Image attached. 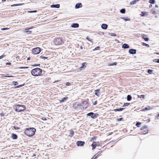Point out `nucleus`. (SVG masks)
<instances>
[{"mask_svg": "<svg viewBox=\"0 0 159 159\" xmlns=\"http://www.w3.org/2000/svg\"><path fill=\"white\" fill-rule=\"evenodd\" d=\"M12 83L14 86H16L18 84V83L17 82L15 81H12Z\"/></svg>", "mask_w": 159, "mask_h": 159, "instance_id": "nucleus-38", "label": "nucleus"}, {"mask_svg": "<svg viewBox=\"0 0 159 159\" xmlns=\"http://www.w3.org/2000/svg\"><path fill=\"white\" fill-rule=\"evenodd\" d=\"M87 116H91L92 118L95 119L98 117L99 116V114L97 113H94L93 112H91L87 113Z\"/></svg>", "mask_w": 159, "mask_h": 159, "instance_id": "nucleus-5", "label": "nucleus"}, {"mask_svg": "<svg viewBox=\"0 0 159 159\" xmlns=\"http://www.w3.org/2000/svg\"><path fill=\"white\" fill-rule=\"evenodd\" d=\"M97 138V136H94L92 138H91V140H96V139Z\"/></svg>", "mask_w": 159, "mask_h": 159, "instance_id": "nucleus-55", "label": "nucleus"}, {"mask_svg": "<svg viewBox=\"0 0 159 159\" xmlns=\"http://www.w3.org/2000/svg\"><path fill=\"white\" fill-rule=\"evenodd\" d=\"M136 3V2H135V0H133V1L131 2H130V5H133L134 4H135Z\"/></svg>", "mask_w": 159, "mask_h": 159, "instance_id": "nucleus-42", "label": "nucleus"}, {"mask_svg": "<svg viewBox=\"0 0 159 159\" xmlns=\"http://www.w3.org/2000/svg\"><path fill=\"white\" fill-rule=\"evenodd\" d=\"M152 109V107H146L144 108V110H145V111H146L147 110H149Z\"/></svg>", "mask_w": 159, "mask_h": 159, "instance_id": "nucleus-36", "label": "nucleus"}, {"mask_svg": "<svg viewBox=\"0 0 159 159\" xmlns=\"http://www.w3.org/2000/svg\"><path fill=\"white\" fill-rule=\"evenodd\" d=\"M148 129H146L145 130H143L142 132H141V134H147L148 133Z\"/></svg>", "mask_w": 159, "mask_h": 159, "instance_id": "nucleus-27", "label": "nucleus"}, {"mask_svg": "<svg viewBox=\"0 0 159 159\" xmlns=\"http://www.w3.org/2000/svg\"><path fill=\"white\" fill-rule=\"evenodd\" d=\"M122 47L123 49H127L129 48V46L128 44L124 43L122 44Z\"/></svg>", "mask_w": 159, "mask_h": 159, "instance_id": "nucleus-14", "label": "nucleus"}, {"mask_svg": "<svg viewBox=\"0 0 159 159\" xmlns=\"http://www.w3.org/2000/svg\"><path fill=\"white\" fill-rule=\"evenodd\" d=\"M125 109V108H119L115 109L114 110L115 112L122 111Z\"/></svg>", "mask_w": 159, "mask_h": 159, "instance_id": "nucleus-22", "label": "nucleus"}, {"mask_svg": "<svg viewBox=\"0 0 159 159\" xmlns=\"http://www.w3.org/2000/svg\"><path fill=\"white\" fill-rule=\"evenodd\" d=\"M32 28H29L25 29V33H26L30 34L31 33L32 31L29 30L32 29Z\"/></svg>", "mask_w": 159, "mask_h": 159, "instance_id": "nucleus-21", "label": "nucleus"}, {"mask_svg": "<svg viewBox=\"0 0 159 159\" xmlns=\"http://www.w3.org/2000/svg\"><path fill=\"white\" fill-rule=\"evenodd\" d=\"M54 43L56 45H61L64 43L62 39L61 38H57L53 41Z\"/></svg>", "mask_w": 159, "mask_h": 159, "instance_id": "nucleus-4", "label": "nucleus"}, {"mask_svg": "<svg viewBox=\"0 0 159 159\" xmlns=\"http://www.w3.org/2000/svg\"><path fill=\"white\" fill-rule=\"evenodd\" d=\"M82 3L80 2L76 4L75 6V9H78L82 7Z\"/></svg>", "mask_w": 159, "mask_h": 159, "instance_id": "nucleus-13", "label": "nucleus"}, {"mask_svg": "<svg viewBox=\"0 0 159 159\" xmlns=\"http://www.w3.org/2000/svg\"><path fill=\"white\" fill-rule=\"evenodd\" d=\"M142 38L144 39L145 41H148L149 40V39L147 37V35L145 34H143L142 35Z\"/></svg>", "mask_w": 159, "mask_h": 159, "instance_id": "nucleus-19", "label": "nucleus"}, {"mask_svg": "<svg viewBox=\"0 0 159 159\" xmlns=\"http://www.w3.org/2000/svg\"><path fill=\"white\" fill-rule=\"evenodd\" d=\"M71 85V84L69 82H67L66 83V86H70Z\"/></svg>", "mask_w": 159, "mask_h": 159, "instance_id": "nucleus-60", "label": "nucleus"}, {"mask_svg": "<svg viewBox=\"0 0 159 159\" xmlns=\"http://www.w3.org/2000/svg\"><path fill=\"white\" fill-rule=\"evenodd\" d=\"M132 97L130 95H128L127 97V100L128 101H129L132 99Z\"/></svg>", "mask_w": 159, "mask_h": 159, "instance_id": "nucleus-29", "label": "nucleus"}, {"mask_svg": "<svg viewBox=\"0 0 159 159\" xmlns=\"http://www.w3.org/2000/svg\"><path fill=\"white\" fill-rule=\"evenodd\" d=\"M102 152V151L98 152L97 153L95 154L94 156L96 158H97L98 156L100 155V154Z\"/></svg>", "mask_w": 159, "mask_h": 159, "instance_id": "nucleus-26", "label": "nucleus"}, {"mask_svg": "<svg viewBox=\"0 0 159 159\" xmlns=\"http://www.w3.org/2000/svg\"><path fill=\"white\" fill-rule=\"evenodd\" d=\"M87 64V63L86 62H84L82 63L81 66H80L79 68V70H82L84 69L86 67Z\"/></svg>", "mask_w": 159, "mask_h": 159, "instance_id": "nucleus-10", "label": "nucleus"}, {"mask_svg": "<svg viewBox=\"0 0 159 159\" xmlns=\"http://www.w3.org/2000/svg\"><path fill=\"white\" fill-rule=\"evenodd\" d=\"M42 70L41 69L36 68L32 70L31 71V75L34 76H38L42 74Z\"/></svg>", "mask_w": 159, "mask_h": 159, "instance_id": "nucleus-2", "label": "nucleus"}, {"mask_svg": "<svg viewBox=\"0 0 159 159\" xmlns=\"http://www.w3.org/2000/svg\"><path fill=\"white\" fill-rule=\"evenodd\" d=\"M37 11L36 10H34V11H30L29 12L30 13H34V12H36Z\"/></svg>", "mask_w": 159, "mask_h": 159, "instance_id": "nucleus-62", "label": "nucleus"}, {"mask_svg": "<svg viewBox=\"0 0 159 159\" xmlns=\"http://www.w3.org/2000/svg\"><path fill=\"white\" fill-rule=\"evenodd\" d=\"M79 26V24L77 23H72L71 25V27L74 28H78Z\"/></svg>", "mask_w": 159, "mask_h": 159, "instance_id": "nucleus-16", "label": "nucleus"}, {"mask_svg": "<svg viewBox=\"0 0 159 159\" xmlns=\"http://www.w3.org/2000/svg\"><path fill=\"white\" fill-rule=\"evenodd\" d=\"M40 58L41 59H47L48 58L47 57L44 56L43 55H41L40 56Z\"/></svg>", "mask_w": 159, "mask_h": 159, "instance_id": "nucleus-43", "label": "nucleus"}, {"mask_svg": "<svg viewBox=\"0 0 159 159\" xmlns=\"http://www.w3.org/2000/svg\"><path fill=\"white\" fill-rule=\"evenodd\" d=\"M85 142L84 141H78L76 143L78 147H83L85 144Z\"/></svg>", "mask_w": 159, "mask_h": 159, "instance_id": "nucleus-7", "label": "nucleus"}, {"mask_svg": "<svg viewBox=\"0 0 159 159\" xmlns=\"http://www.w3.org/2000/svg\"><path fill=\"white\" fill-rule=\"evenodd\" d=\"M116 143L117 141H116V140H115V141H111L110 142V143H111V144H113V145L115 144Z\"/></svg>", "mask_w": 159, "mask_h": 159, "instance_id": "nucleus-50", "label": "nucleus"}, {"mask_svg": "<svg viewBox=\"0 0 159 159\" xmlns=\"http://www.w3.org/2000/svg\"><path fill=\"white\" fill-rule=\"evenodd\" d=\"M13 128L15 130H18L20 129V127H16V126H14L13 127Z\"/></svg>", "mask_w": 159, "mask_h": 159, "instance_id": "nucleus-49", "label": "nucleus"}, {"mask_svg": "<svg viewBox=\"0 0 159 159\" xmlns=\"http://www.w3.org/2000/svg\"><path fill=\"white\" fill-rule=\"evenodd\" d=\"M68 99V97H65L62 98L60 100L59 102L60 103H62L66 101Z\"/></svg>", "mask_w": 159, "mask_h": 159, "instance_id": "nucleus-18", "label": "nucleus"}, {"mask_svg": "<svg viewBox=\"0 0 159 159\" xmlns=\"http://www.w3.org/2000/svg\"><path fill=\"white\" fill-rule=\"evenodd\" d=\"M93 144H91V146L92 147V150H94L96 147V146H95Z\"/></svg>", "mask_w": 159, "mask_h": 159, "instance_id": "nucleus-57", "label": "nucleus"}, {"mask_svg": "<svg viewBox=\"0 0 159 159\" xmlns=\"http://www.w3.org/2000/svg\"><path fill=\"white\" fill-rule=\"evenodd\" d=\"M155 117H156L155 118V119H159V112L158 114L156 115Z\"/></svg>", "mask_w": 159, "mask_h": 159, "instance_id": "nucleus-53", "label": "nucleus"}, {"mask_svg": "<svg viewBox=\"0 0 159 159\" xmlns=\"http://www.w3.org/2000/svg\"><path fill=\"white\" fill-rule=\"evenodd\" d=\"M154 62L159 63V59H155L153 60Z\"/></svg>", "mask_w": 159, "mask_h": 159, "instance_id": "nucleus-41", "label": "nucleus"}, {"mask_svg": "<svg viewBox=\"0 0 159 159\" xmlns=\"http://www.w3.org/2000/svg\"><path fill=\"white\" fill-rule=\"evenodd\" d=\"M148 2L152 4H154L156 3L155 0H149Z\"/></svg>", "mask_w": 159, "mask_h": 159, "instance_id": "nucleus-34", "label": "nucleus"}, {"mask_svg": "<svg viewBox=\"0 0 159 159\" xmlns=\"http://www.w3.org/2000/svg\"><path fill=\"white\" fill-rule=\"evenodd\" d=\"M137 50L136 49L133 48L130 49L129 50V52L131 54H134L136 53Z\"/></svg>", "mask_w": 159, "mask_h": 159, "instance_id": "nucleus-9", "label": "nucleus"}, {"mask_svg": "<svg viewBox=\"0 0 159 159\" xmlns=\"http://www.w3.org/2000/svg\"><path fill=\"white\" fill-rule=\"evenodd\" d=\"M142 45L143 46H146L147 47H149V45L147 43H142Z\"/></svg>", "mask_w": 159, "mask_h": 159, "instance_id": "nucleus-40", "label": "nucleus"}, {"mask_svg": "<svg viewBox=\"0 0 159 159\" xmlns=\"http://www.w3.org/2000/svg\"><path fill=\"white\" fill-rule=\"evenodd\" d=\"M129 104V103L126 102L125 103H124L123 105L122 106V107H125L127 106H128Z\"/></svg>", "mask_w": 159, "mask_h": 159, "instance_id": "nucleus-46", "label": "nucleus"}, {"mask_svg": "<svg viewBox=\"0 0 159 159\" xmlns=\"http://www.w3.org/2000/svg\"><path fill=\"white\" fill-rule=\"evenodd\" d=\"M100 49V47L99 46H98L96 47V48H95L93 50V51H94L95 50H99Z\"/></svg>", "mask_w": 159, "mask_h": 159, "instance_id": "nucleus-48", "label": "nucleus"}, {"mask_svg": "<svg viewBox=\"0 0 159 159\" xmlns=\"http://www.w3.org/2000/svg\"><path fill=\"white\" fill-rule=\"evenodd\" d=\"M120 12L122 14H125V8H122L120 10Z\"/></svg>", "mask_w": 159, "mask_h": 159, "instance_id": "nucleus-32", "label": "nucleus"}, {"mask_svg": "<svg viewBox=\"0 0 159 159\" xmlns=\"http://www.w3.org/2000/svg\"><path fill=\"white\" fill-rule=\"evenodd\" d=\"M11 138H12V139L15 140L16 139L18 138V136L17 134H14L12 133L11 134Z\"/></svg>", "mask_w": 159, "mask_h": 159, "instance_id": "nucleus-20", "label": "nucleus"}, {"mask_svg": "<svg viewBox=\"0 0 159 159\" xmlns=\"http://www.w3.org/2000/svg\"><path fill=\"white\" fill-rule=\"evenodd\" d=\"M120 18L123 19V20H125V21H129L130 20V19L128 17H121Z\"/></svg>", "mask_w": 159, "mask_h": 159, "instance_id": "nucleus-28", "label": "nucleus"}, {"mask_svg": "<svg viewBox=\"0 0 159 159\" xmlns=\"http://www.w3.org/2000/svg\"><path fill=\"white\" fill-rule=\"evenodd\" d=\"M5 56V55L3 54L0 56V59L3 58Z\"/></svg>", "mask_w": 159, "mask_h": 159, "instance_id": "nucleus-63", "label": "nucleus"}, {"mask_svg": "<svg viewBox=\"0 0 159 159\" xmlns=\"http://www.w3.org/2000/svg\"><path fill=\"white\" fill-rule=\"evenodd\" d=\"M97 103V101H95L94 103H93V104L94 105H96Z\"/></svg>", "mask_w": 159, "mask_h": 159, "instance_id": "nucleus-64", "label": "nucleus"}, {"mask_svg": "<svg viewBox=\"0 0 159 159\" xmlns=\"http://www.w3.org/2000/svg\"><path fill=\"white\" fill-rule=\"evenodd\" d=\"M24 85V84H20L19 85L16 86L15 87V88H18L20 87H22Z\"/></svg>", "mask_w": 159, "mask_h": 159, "instance_id": "nucleus-47", "label": "nucleus"}, {"mask_svg": "<svg viewBox=\"0 0 159 159\" xmlns=\"http://www.w3.org/2000/svg\"><path fill=\"white\" fill-rule=\"evenodd\" d=\"M36 131V129L34 128H27L25 129L24 133L29 137H32Z\"/></svg>", "mask_w": 159, "mask_h": 159, "instance_id": "nucleus-1", "label": "nucleus"}, {"mask_svg": "<svg viewBox=\"0 0 159 159\" xmlns=\"http://www.w3.org/2000/svg\"><path fill=\"white\" fill-rule=\"evenodd\" d=\"M73 107L75 109L77 108V107H79V102H75L73 103Z\"/></svg>", "mask_w": 159, "mask_h": 159, "instance_id": "nucleus-12", "label": "nucleus"}, {"mask_svg": "<svg viewBox=\"0 0 159 159\" xmlns=\"http://www.w3.org/2000/svg\"><path fill=\"white\" fill-rule=\"evenodd\" d=\"M142 123L141 122H140L139 121H137L136 122V125L138 127H140V125Z\"/></svg>", "mask_w": 159, "mask_h": 159, "instance_id": "nucleus-35", "label": "nucleus"}, {"mask_svg": "<svg viewBox=\"0 0 159 159\" xmlns=\"http://www.w3.org/2000/svg\"><path fill=\"white\" fill-rule=\"evenodd\" d=\"M51 8H59L60 7V5L59 4H52L51 5Z\"/></svg>", "mask_w": 159, "mask_h": 159, "instance_id": "nucleus-17", "label": "nucleus"}, {"mask_svg": "<svg viewBox=\"0 0 159 159\" xmlns=\"http://www.w3.org/2000/svg\"><path fill=\"white\" fill-rule=\"evenodd\" d=\"M41 49L39 47H36L33 49L32 53L34 54H39L41 51Z\"/></svg>", "mask_w": 159, "mask_h": 159, "instance_id": "nucleus-6", "label": "nucleus"}, {"mask_svg": "<svg viewBox=\"0 0 159 159\" xmlns=\"http://www.w3.org/2000/svg\"><path fill=\"white\" fill-rule=\"evenodd\" d=\"M150 13L153 15H155L156 14V12L155 11V9L154 8H152L151 10Z\"/></svg>", "mask_w": 159, "mask_h": 159, "instance_id": "nucleus-25", "label": "nucleus"}, {"mask_svg": "<svg viewBox=\"0 0 159 159\" xmlns=\"http://www.w3.org/2000/svg\"><path fill=\"white\" fill-rule=\"evenodd\" d=\"M9 29V28L5 27V28H2L1 29V30H8Z\"/></svg>", "mask_w": 159, "mask_h": 159, "instance_id": "nucleus-54", "label": "nucleus"}, {"mask_svg": "<svg viewBox=\"0 0 159 159\" xmlns=\"http://www.w3.org/2000/svg\"><path fill=\"white\" fill-rule=\"evenodd\" d=\"M138 98H143V99H144L145 98V95L143 94H142L140 95H138Z\"/></svg>", "mask_w": 159, "mask_h": 159, "instance_id": "nucleus-39", "label": "nucleus"}, {"mask_svg": "<svg viewBox=\"0 0 159 159\" xmlns=\"http://www.w3.org/2000/svg\"><path fill=\"white\" fill-rule=\"evenodd\" d=\"M84 106L83 107L81 108L82 109H86L89 107L88 103L86 101H83Z\"/></svg>", "mask_w": 159, "mask_h": 159, "instance_id": "nucleus-8", "label": "nucleus"}, {"mask_svg": "<svg viewBox=\"0 0 159 159\" xmlns=\"http://www.w3.org/2000/svg\"><path fill=\"white\" fill-rule=\"evenodd\" d=\"M93 144L95 145V146H99L100 145V143L99 142H93L92 143Z\"/></svg>", "mask_w": 159, "mask_h": 159, "instance_id": "nucleus-24", "label": "nucleus"}, {"mask_svg": "<svg viewBox=\"0 0 159 159\" xmlns=\"http://www.w3.org/2000/svg\"><path fill=\"white\" fill-rule=\"evenodd\" d=\"M117 63L116 62H115L112 63H111L109 65L110 66H115L116 65Z\"/></svg>", "mask_w": 159, "mask_h": 159, "instance_id": "nucleus-52", "label": "nucleus"}, {"mask_svg": "<svg viewBox=\"0 0 159 159\" xmlns=\"http://www.w3.org/2000/svg\"><path fill=\"white\" fill-rule=\"evenodd\" d=\"M28 68L29 67H19V68L20 69H23Z\"/></svg>", "mask_w": 159, "mask_h": 159, "instance_id": "nucleus-58", "label": "nucleus"}, {"mask_svg": "<svg viewBox=\"0 0 159 159\" xmlns=\"http://www.w3.org/2000/svg\"><path fill=\"white\" fill-rule=\"evenodd\" d=\"M23 4H24L23 3H19V4H15L11 5V7H16V6H21V5H23Z\"/></svg>", "mask_w": 159, "mask_h": 159, "instance_id": "nucleus-23", "label": "nucleus"}, {"mask_svg": "<svg viewBox=\"0 0 159 159\" xmlns=\"http://www.w3.org/2000/svg\"><path fill=\"white\" fill-rule=\"evenodd\" d=\"M70 135H71V136L72 137L73 136V135L74 134V132L73 130H70Z\"/></svg>", "mask_w": 159, "mask_h": 159, "instance_id": "nucleus-37", "label": "nucleus"}, {"mask_svg": "<svg viewBox=\"0 0 159 159\" xmlns=\"http://www.w3.org/2000/svg\"><path fill=\"white\" fill-rule=\"evenodd\" d=\"M123 120V118H120L119 119H117V120L118 121H121V120Z\"/></svg>", "mask_w": 159, "mask_h": 159, "instance_id": "nucleus-61", "label": "nucleus"}, {"mask_svg": "<svg viewBox=\"0 0 159 159\" xmlns=\"http://www.w3.org/2000/svg\"><path fill=\"white\" fill-rule=\"evenodd\" d=\"M98 34L100 35H103L104 34V33L102 32L99 31L98 32Z\"/></svg>", "mask_w": 159, "mask_h": 159, "instance_id": "nucleus-59", "label": "nucleus"}, {"mask_svg": "<svg viewBox=\"0 0 159 159\" xmlns=\"http://www.w3.org/2000/svg\"><path fill=\"white\" fill-rule=\"evenodd\" d=\"M83 103V101L81 102L80 103L79 102V107H81V108L83 107L84 106Z\"/></svg>", "mask_w": 159, "mask_h": 159, "instance_id": "nucleus-44", "label": "nucleus"}, {"mask_svg": "<svg viewBox=\"0 0 159 159\" xmlns=\"http://www.w3.org/2000/svg\"><path fill=\"white\" fill-rule=\"evenodd\" d=\"M100 89H99L95 90L94 91V94L98 97H99L100 94Z\"/></svg>", "mask_w": 159, "mask_h": 159, "instance_id": "nucleus-11", "label": "nucleus"}, {"mask_svg": "<svg viewBox=\"0 0 159 159\" xmlns=\"http://www.w3.org/2000/svg\"><path fill=\"white\" fill-rule=\"evenodd\" d=\"M108 25L106 24H102L101 26V28L103 30H106L108 27Z\"/></svg>", "mask_w": 159, "mask_h": 159, "instance_id": "nucleus-15", "label": "nucleus"}, {"mask_svg": "<svg viewBox=\"0 0 159 159\" xmlns=\"http://www.w3.org/2000/svg\"><path fill=\"white\" fill-rule=\"evenodd\" d=\"M147 128H148L147 126L145 125H144L141 128V130H145V129H147Z\"/></svg>", "mask_w": 159, "mask_h": 159, "instance_id": "nucleus-33", "label": "nucleus"}, {"mask_svg": "<svg viewBox=\"0 0 159 159\" xmlns=\"http://www.w3.org/2000/svg\"><path fill=\"white\" fill-rule=\"evenodd\" d=\"M153 71V70H152L149 69L147 70V72L149 74H152Z\"/></svg>", "mask_w": 159, "mask_h": 159, "instance_id": "nucleus-31", "label": "nucleus"}, {"mask_svg": "<svg viewBox=\"0 0 159 159\" xmlns=\"http://www.w3.org/2000/svg\"><path fill=\"white\" fill-rule=\"evenodd\" d=\"M141 14L140 15L142 16H144L148 14V12L146 11H141Z\"/></svg>", "mask_w": 159, "mask_h": 159, "instance_id": "nucleus-30", "label": "nucleus"}, {"mask_svg": "<svg viewBox=\"0 0 159 159\" xmlns=\"http://www.w3.org/2000/svg\"><path fill=\"white\" fill-rule=\"evenodd\" d=\"M109 35L112 36H116V34L112 33H109Z\"/></svg>", "mask_w": 159, "mask_h": 159, "instance_id": "nucleus-45", "label": "nucleus"}, {"mask_svg": "<svg viewBox=\"0 0 159 159\" xmlns=\"http://www.w3.org/2000/svg\"><path fill=\"white\" fill-rule=\"evenodd\" d=\"M86 39L88 40V41L92 42V43H93V41H92V39H91L90 38L88 37V36H87L86 38Z\"/></svg>", "mask_w": 159, "mask_h": 159, "instance_id": "nucleus-51", "label": "nucleus"}, {"mask_svg": "<svg viewBox=\"0 0 159 159\" xmlns=\"http://www.w3.org/2000/svg\"><path fill=\"white\" fill-rule=\"evenodd\" d=\"M13 108L16 112H19L25 111L26 109V107L24 105L16 104L13 106Z\"/></svg>", "mask_w": 159, "mask_h": 159, "instance_id": "nucleus-3", "label": "nucleus"}, {"mask_svg": "<svg viewBox=\"0 0 159 159\" xmlns=\"http://www.w3.org/2000/svg\"><path fill=\"white\" fill-rule=\"evenodd\" d=\"M40 65V64H34L32 65L33 66H39Z\"/></svg>", "mask_w": 159, "mask_h": 159, "instance_id": "nucleus-56", "label": "nucleus"}]
</instances>
